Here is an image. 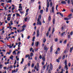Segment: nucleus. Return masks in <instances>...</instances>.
<instances>
[{
	"label": "nucleus",
	"mask_w": 73,
	"mask_h": 73,
	"mask_svg": "<svg viewBox=\"0 0 73 73\" xmlns=\"http://www.w3.org/2000/svg\"><path fill=\"white\" fill-rule=\"evenodd\" d=\"M11 17H8V18H7V20L8 21H10L11 20Z\"/></svg>",
	"instance_id": "nucleus-18"
},
{
	"label": "nucleus",
	"mask_w": 73,
	"mask_h": 73,
	"mask_svg": "<svg viewBox=\"0 0 73 73\" xmlns=\"http://www.w3.org/2000/svg\"><path fill=\"white\" fill-rule=\"evenodd\" d=\"M39 44V42H37L35 44V46H36V47H37V46H38V44Z\"/></svg>",
	"instance_id": "nucleus-8"
},
{
	"label": "nucleus",
	"mask_w": 73,
	"mask_h": 73,
	"mask_svg": "<svg viewBox=\"0 0 73 73\" xmlns=\"http://www.w3.org/2000/svg\"><path fill=\"white\" fill-rule=\"evenodd\" d=\"M73 47H72V48H70V53H72V50H73Z\"/></svg>",
	"instance_id": "nucleus-13"
},
{
	"label": "nucleus",
	"mask_w": 73,
	"mask_h": 73,
	"mask_svg": "<svg viewBox=\"0 0 73 73\" xmlns=\"http://www.w3.org/2000/svg\"><path fill=\"white\" fill-rule=\"evenodd\" d=\"M13 72H16V70H12V73H13Z\"/></svg>",
	"instance_id": "nucleus-57"
},
{
	"label": "nucleus",
	"mask_w": 73,
	"mask_h": 73,
	"mask_svg": "<svg viewBox=\"0 0 73 73\" xmlns=\"http://www.w3.org/2000/svg\"><path fill=\"white\" fill-rule=\"evenodd\" d=\"M67 41V40H65V41H64L63 42L64 44H65L66 43Z\"/></svg>",
	"instance_id": "nucleus-50"
},
{
	"label": "nucleus",
	"mask_w": 73,
	"mask_h": 73,
	"mask_svg": "<svg viewBox=\"0 0 73 73\" xmlns=\"http://www.w3.org/2000/svg\"><path fill=\"white\" fill-rule=\"evenodd\" d=\"M70 17L67 18H64V20H70Z\"/></svg>",
	"instance_id": "nucleus-12"
},
{
	"label": "nucleus",
	"mask_w": 73,
	"mask_h": 73,
	"mask_svg": "<svg viewBox=\"0 0 73 73\" xmlns=\"http://www.w3.org/2000/svg\"><path fill=\"white\" fill-rule=\"evenodd\" d=\"M54 28H53L52 31V34H53V33H54Z\"/></svg>",
	"instance_id": "nucleus-19"
},
{
	"label": "nucleus",
	"mask_w": 73,
	"mask_h": 73,
	"mask_svg": "<svg viewBox=\"0 0 73 73\" xmlns=\"http://www.w3.org/2000/svg\"><path fill=\"white\" fill-rule=\"evenodd\" d=\"M39 58L40 59H41V58H42V56H41V55H40L39 56Z\"/></svg>",
	"instance_id": "nucleus-63"
},
{
	"label": "nucleus",
	"mask_w": 73,
	"mask_h": 73,
	"mask_svg": "<svg viewBox=\"0 0 73 73\" xmlns=\"http://www.w3.org/2000/svg\"><path fill=\"white\" fill-rule=\"evenodd\" d=\"M48 20L49 21H50L51 20V17L50 16H49L48 18Z\"/></svg>",
	"instance_id": "nucleus-17"
},
{
	"label": "nucleus",
	"mask_w": 73,
	"mask_h": 73,
	"mask_svg": "<svg viewBox=\"0 0 73 73\" xmlns=\"http://www.w3.org/2000/svg\"><path fill=\"white\" fill-rule=\"evenodd\" d=\"M52 23L53 24H55V18H54L52 20Z\"/></svg>",
	"instance_id": "nucleus-16"
},
{
	"label": "nucleus",
	"mask_w": 73,
	"mask_h": 73,
	"mask_svg": "<svg viewBox=\"0 0 73 73\" xmlns=\"http://www.w3.org/2000/svg\"><path fill=\"white\" fill-rule=\"evenodd\" d=\"M34 65H35V64H34V63H32L31 65V67L33 68V67H34Z\"/></svg>",
	"instance_id": "nucleus-36"
},
{
	"label": "nucleus",
	"mask_w": 73,
	"mask_h": 73,
	"mask_svg": "<svg viewBox=\"0 0 73 73\" xmlns=\"http://www.w3.org/2000/svg\"><path fill=\"white\" fill-rule=\"evenodd\" d=\"M9 64V62H7V63L6 62H5V65H7V64Z\"/></svg>",
	"instance_id": "nucleus-35"
},
{
	"label": "nucleus",
	"mask_w": 73,
	"mask_h": 73,
	"mask_svg": "<svg viewBox=\"0 0 73 73\" xmlns=\"http://www.w3.org/2000/svg\"><path fill=\"white\" fill-rule=\"evenodd\" d=\"M29 9H27L26 11V12H28L29 11Z\"/></svg>",
	"instance_id": "nucleus-46"
},
{
	"label": "nucleus",
	"mask_w": 73,
	"mask_h": 73,
	"mask_svg": "<svg viewBox=\"0 0 73 73\" xmlns=\"http://www.w3.org/2000/svg\"><path fill=\"white\" fill-rule=\"evenodd\" d=\"M27 67L25 66L24 68L23 69V71H25V70H26V69H27Z\"/></svg>",
	"instance_id": "nucleus-33"
},
{
	"label": "nucleus",
	"mask_w": 73,
	"mask_h": 73,
	"mask_svg": "<svg viewBox=\"0 0 73 73\" xmlns=\"http://www.w3.org/2000/svg\"><path fill=\"white\" fill-rule=\"evenodd\" d=\"M39 9H41V5H39L38 7Z\"/></svg>",
	"instance_id": "nucleus-56"
},
{
	"label": "nucleus",
	"mask_w": 73,
	"mask_h": 73,
	"mask_svg": "<svg viewBox=\"0 0 73 73\" xmlns=\"http://www.w3.org/2000/svg\"><path fill=\"white\" fill-rule=\"evenodd\" d=\"M39 13L42 15V14L43 13V10H40V11Z\"/></svg>",
	"instance_id": "nucleus-14"
},
{
	"label": "nucleus",
	"mask_w": 73,
	"mask_h": 73,
	"mask_svg": "<svg viewBox=\"0 0 73 73\" xmlns=\"http://www.w3.org/2000/svg\"><path fill=\"white\" fill-rule=\"evenodd\" d=\"M28 19V18L27 17L25 19V21H27V20Z\"/></svg>",
	"instance_id": "nucleus-37"
},
{
	"label": "nucleus",
	"mask_w": 73,
	"mask_h": 73,
	"mask_svg": "<svg viewBox=\"0 0 73 73\" xmlns=\"http://www.w3.org/2000/svg\"><path fill=\"white\" fill-rule=\"evenodd\" d=\"M52 5L53 4L52 3V2H51L50 3V7H52Z\"/></svg>",
	"instance_id": "nucleus-29"
},
{
	"label": "nucleus",
	"mask_w": 73,
	"mask_h": 73,
	"mask_svg": "<svg viewBox=\"0 0 73 73\" xmlns=\"http://www.w3.org/2000/svg\"><path fill=\"white\" fill-rule=\"evenodd\" d=\"M50 29H51V27H50L48 29V31H47V33H46V36L47 37H48V36H49V32H50Z\"/></svg>",
	"instance_id": "nucleus-3"
},
{
	"label": "nucleus",
	"mask_w": 73,
	"mask_h": 73,
	"mask_svg": "<svg viewBox=\"0 0 73 73\" xmlns=\"http://www.w3.org/2000/svg\"><path fill=\"white\" fill-rule=\"evenodd\" d=\"M44 50L46 51V52H47V51L48 50V48L46 47V46H45L44 47Z\"/></svg>",
	"instance_id": "nucleus-6"
},
{
	"label": "nucleus",
	"mask_w": 73,
	"mask_h": 73,
	"mask_svg": "<svg viewBox=\"0 0 73 73\" xmlns=\"http://www.w3.org/2000/svg\"><path fill=\"white\" fill-rule=\"evenodd\" d=\"M59 14H60V15L62 17H63L64 16V15H63V14H62L61 13L59 12Z\"/></svg>",
	"instance_id": "nucleus-26"
},
{
	"label": "nucleus",
	"mask_w": 73,
	"mask_h": 73,
	"mask_svg": "<svg viewBox=\"0 0 73 73\" xmlns=\"http://www.w3.org/2000/svg\"><path fill=\"white\" fill-rule=\"evenodd\" d=\"M71 65V64L70 63H69L68 64V66L69 67H70V66Z\"/></svg>",
	"instance_id": "nucleus-42"
},
{
	"label": "nucleus",
	"mask_w": 73,
	"mask_h": 73,
	"mask_svg": "<svg viewBox=\"0 0 73 73\" xmlns=\"http://www.w3.org/2000/svg\"><path fill=\"white\" fill-rule=\"evenodd\" d=\"M33 56V53H31L30 57H32V56Z\"/></svg>",
	"instance_id": "nucleus-31"
},
{
	"label": "nucleus",
	"mask_w": 73,
	"mask_h": 73,
	"mask_svg": "<svg viewBox=\"0 0 73 73\" xmlns=\"http://www.w3.org/2000/svg\"><path fill=\"white\" fill-rule=\"evenodd\" d=\"M49 0H47V7L46 9V12H48V8H49V1H48Z\"/></svg>",
	"instance_id": "nucleus-2"
},
{
	"label": "nucleus",
	"mask_w": 73,
	"mask_h": 73,
	"mask_svg": "<svg viewBox=\"0 0 73 73\" xmlns=\"http://www.w3.org/2000/svg\"><path fill=\"white\" fill-rule=\"evenodd\" d=\"M19 8H21V9L23 8V7H22V6H19Z\"/></svg>",
	"instance_id": "nucleus-61"
},
{
	"label": "nucleus",
	"mask_w": 73,
	"mask_h": 73,
	"mask_svg": "<svg viewBox=\"0 0 73 73\" xmlns=\"http://www.w3.org/2000/svg\"><path fill=\"white\" fill-rule=\"evenodd\" d=\"M17 62V61H16V60H15V61L14 65H15V64H16Z\"/></svg>",
	"instance_id": "nucleus-47"
},
{
	"label": "nucleus",
	"mask_w": 73,
	"mask_h": 73,
	"mask_svg": "<svg viewBox=\"0 0 73 73\" xmlns=\"http://www.w3.org/2000/svg\"><path fill=\"white\" fill-rule=\"evenodd\" d=\"M56 60H57V62H58V63L59 62H60V60H59V59H56Z\"/></svg>",
	"instance_id": "nucleus-55"
},
{
	"label": "nucleus",
	"mask_w": 73,
	"mask_h": 73,
	"mask_svg": "<svg viewBox=\"0 0 73 73\" xmlns=\"http://www.w3.org/2000/svg\"><path fill=\"white\" fill-rule=\"evenodd\" d=\"M13 68V66L11 65L10 67V68L11 69V68Z\"/></svg>",
	"instance_id": "nucleus-59"
},
{
	"label": "nucleus",
	"mask_w": 73,
	"mask_h": 73,
	"mask_svg": "<svg viewBox=\"0 0 73 73\" xmlns=\"http://www.w3.org/2000/svg\"><path fill=\"white\" fill-rule=\"evenodd\" d=\"M52 12L53 13H54V6H52Z\"/></svg>",
	"instance_id": "nucleus-20"
},
{
	"label": "nucleus",
	"mask_w": 73,
	"mask_h": 73,
	"mask_svg": "<svg viewBox=\"0 0 73 73\" xmlns=\"http://www.w3.org/2000/svg\"><path fill=\"white\" fill-rule=\"evenodd\" d=\"M40 35H39V30L38 29L37 31V35L36 36L37 37H38Z\"/></svg>",
	"instance_id": "nucleus-7"
},
{
	"label": "nucleus",
	"mask_w": 73,
	"mask_h": 73,
	"mask_svg": "<svg viewBox=\"0 0 73 73\" xmlns=\"http://www.w3.org/2000/svg\"><path fill=\"white\" fill-rule=\"evenodd\" d=\"M13 55H11V56L10 57V58L11 59V60H13Z\"/></svg>",
	"instance_id": "nucleus-28"
},
{
	"label": "nucleus",
	"mask_w": 73,
	"mask_h": 73,
	"mask_svg": "<svg viewBox=\"0 0 73 73\" xmlns=\"http://www.w3.org/2000/svg\"><path fill=\"white\" fill-rule=\"evenodd\" d=\"M28 15V12H26V14L25 15V16H27V15Z\"/></svg>",
	"instance_id": "nucleus-49"
},
{
	"label": "nucleus",
	"mask_w": 73,
	"mask_h": 73,
	"mask_svg": "<svg viewBox=\"0 0 73 73\" xmlns=\"http://www.w3.org/2000/svg\"><path fill=\"white\" fill-rule=\"evenodd\" d=\"M22 28H26V25H24L22 27Z\"/></svg>",
	"instance_id": "nucleus-21"
},
{
	"label": "nucleus",
	"mask_w": 73,
	"mask_h": 73,
	"mask_svg": "<svg viewBox=\"0 0 73 73\" xmlns=\"http://www.w3.org/2000/svg\"><path fill=\"white\" fill-rule=\"evenodd\" d=\"M45 66H45V65L43 66V68H44V70H45Z\"/></svg>",
	"instance_id": "nucleus-53"
},
{
	"label": "nucleus",
	"mask_w": 73,
	"mask_h": 73,
	"mask_svg": "<svg viewBox=\"0 0 73 73\" xmlns=\"http://www.w3.org/2000/svg\"><path fill=\"white\" fill-rule=\"evenodd\" d=\"M42 60H43V61H45V58L44 57H43L42 58Z\"/></svg>",
	"instance_id": "nucleus-25"
},
{
	"label": "nucleus",
	"mask_w": 73,
	"mask_h": 73,
	"mask_svg": "<svg viewBox=\"0 0 73 73\" xmlns=\"http://www.w3.org/2000/svg\"><path fill=\"white\" fill-rule=\"evenodd\" d=\"M13 54H16V51H14L13 52Z\"/></svg>",
	"instance_id": "nucleus-38"
},
{
	"label": "nucleus",
	"mask_w": 73,
	"mask_h": 73,
	"mask_svg": "<svg viewBox=\"0 0 73 73\" xmlns=\"http://www.w3.org/2000/svg\"><path fill=\"white\" fill-rule=\"evenodd\" d=\"M46 42V39L45 38H44L43 39V42L44 43H45V42Z\"/></svg>",
	"instance_id": "nucleus-34"
},
{
	"label": "nucleus",
	"mask_w": 73,
	"mask_h": 73,
	"mask_svg": "<svg viewBox=\"0 0 73 73\" xmlns=\"http://www.w3.org/2000/svg\"><path fill=\"white\" fill-rule=\"evenodd\" d=\"M12 2V0H8V1L7 2V3H11Z\"/></svg>",
	"instance_id": "nucleus-22"
},
{
	"label": "nucleus",
	"mask_w": 73,
	"mask_h": 73,
	"mask_svg": "<svg viewBox=\"0 0 73 73\" xmlns=\"http://www.w3.org/2000/svg\"><path fill=\"white\" fill-rule=\"evenodd\" d=\"M32 50H33V48H31L30 50V52H32Z\"/></svg>",
	"instance_id": "nucleus-51"
},
{
	"label": "nucleus",
	"mask_w": 73,
	"mask_h": 73,
	"mask_svg": "<svg viewBox=\"0 0 73 73\" xmlns=\"http://www.w3.org/2000/svg\"><path fill=\"white\" fill-rule=\"evenodd\" d=\"M41 19V15L40 14L38 16V19L37 20V22L36 23L37 25H41V21H40V19Z\"/></svg>",
	"instance_id": "nucleus-1"
},
{
	"label": "nucleus",
	"mask_w": 73,
	"mask_h": 73,
	"mask_svg": "<svg viewBox=\"0 0 73 73\" xmlns=\"http://www.w3.org/2000/svg\"><path fill=\"white\" fill-rule=\"evenodd\" d=\"M10 23L11 25H13V23H12V21H11Z\"/></svg>",
	"instance_id": "nucleus-48"
},
{
	"label": "nucleus",
	"mask_w": 73,
	"mask_h": 73,
	"mask_svg": "<svg viewBox=\"0 0 73 73\" xmlns=\"http://www.w3.org/2000/svg\"><path fill=\"white\" fill-rule=\"evenodd\" d=\"M35 35H36V32L35 31L33 33V36H35Z\"/></svg>",
	"instance_id": "nucleus-43"
},
{
	"label": "nucleus",
	"mask_w": 73,
	"mask_h": 73,
	"mask_svg": "<svg viewBox=\"0 0 73 73\" xmlns=\"http://www.w3.org/2000/svg\"><path fill=\"white\" fill-rule=\"evenodd\" d=\"M53 51V46H52L50 48V52L52 53V52Z\"/></svg>",
	"instance_id": "nucleus-11"
},
{
	"label": "nucleus",
	"mask_w": 73,
	"mask_h": 73,
	"mask_svg": "<svg viewBox=\"0 0 73 73\" xmlns=\"http://www.w3.org/2000/svg\"><path fill=\"white\" fill-rule=\"evenodd\" d=\"M29 57V54H26L25 56V58H27V57Z\"/></svg>",
	"instance_id": "nucleus-24"
},
{
	"label": "nucleus",
	"mask_w": 73,
	"mask_h": 73,
	"mask_svg": "<svg viewBox=\"0 0 73 73\" xmlns=\"http://www.w3.org/2000/svg\"><path fill=\"white\" fill-rule=\"evenodd\" d=\"M73 31H72L70 33V35H71V36H72V35H73Z\"/></svg>",
	"instance_id": "nucleus-41"
},
{
	"label": "nucleus",
	"mask_w": 73,
	"mask_h": 73,
	"mask_svg": "<svg viewBox=\"0 0 73 73\" xmlns=\"http://www.w3.org/2000/svg\"><path fill=\"white\" fill-rule=\"evenodd\" d=\"M65 69H66V73H68V68H67V67L66 66H65Z\"/></svg>",
	"instance_id": "nucleus-10"
},
{
	"label": "nucleus",
	"mask_w": 73,
	"mask_h": 73,
	"mask_svg": "<svg viewBox=\"0 0 73 73\" xmlns=\"http://www.w3.org/2000/svg\"><path fill=\"white\" fill-rule=\"evenodd\" d=\"M21 37L22 38H24V35L23 34H22Z\"/></svg>",
	"instance_id": "nucleus-64"
},
{
	"label": "nucleus",
	"mask_w": 73,
	"mask_h": 73,
	"mask_svg": "<svg viewBox=\"0 0 73 73\" xmlns=\"http://www.w3.org/2000/svg\"><path fill=\"white\" fill-rule=\"evenodd\" d=\"M50 69L51 70H52L53 69V65L52 64V63H50Z\"/></svg>",
	"instance_id": "nucleus-9"
},
{
	"label": "nucleus",
	"mask_w": 73,
	"mask_h": 73,
	"mask_svg": "<svg viewBox=\"0 0 73 73\" xmlns=\"http://www.w3.org/2000/svg\"><path fill=\"white\" fill-rule=\"evenodd\" d=\"M14 45V44L13 43L12 44V46H11V44H10V45H8L7 44V46H8L9 47V48H12V47Z\"/></svg>",
	"instance_id": "nucleus-5"
},
{
	"label": "nucleus",
	"mask_w": 73,
	"mask_h": 73,
	"mask_svg": "<svg viewBox=\"0 0 73 73\" xmlns=\"http://www.w3.org/2000/svg\"><path fill=\"white\" fill-rule=\"evenodd\" d=\"M54 40L55 42H57L58 41V38H55Z\"/></svg>",
	"instance_id": "nucleus-27"
},
{
	"label": "nucleus",
	"mask_w": 73,
	"mask_h": 73,
	"mask_svg": "<svg viewBox=\"0 0 73 73\" xmlns=\"http://www.w3.org/2000/svg\"><path fill=\"white\" fill-rule=\"evenodd\" d=\"M35 36H34L33 38L32 41H35Z\"/></svg>",
	"instance_id": "nucleus-30"
},
{
	"label": "nucleus",
	"mask_w": 73,
	"mask_h": 73,
	"mask_svg": "<svg viewBox=\"0 0 73 73\" xmlns=\"http://www.w3.org/2000/svg\"><path fill=\"white\" fill-rule=\"evenodd\" d=\"M65 58V55H64L62 58V59L63 60H64V59Z\"/></svg>",
	"instance_id": "nucleus-39"
},
{
	"label": "nucleus",
	"mask_w": 73,
	"mask_h": 73,
	"mask_svg": "<svg viewBox=\"0 0 73 73\" xmlns=\"http://www.w3.org/2000/svg\"><path fill=\"white\" fill-rule=\"evenodd\" d=\"M48 72V73H51V72H50V70H49Z\"/></svg>",
	"instance_id": "nucleus-60"
},
{
	"label": "nucleus",
	"mask_w": 73,
	"mask_h": 73,
	"mask_svg": "<svg viewBox=\"0 0 73 73\" xmlns=\"http://www.w3.org/2000/svg\"><path fill=\"white\" fill-rule=\"evenodd\" d=\"M16 16L17 17H21V16H20V14H19L17 13L16 14Z\"/></svg>",
	"instance_id": "nucleus-23"
},
{
	"label": "nucleus",
	"mask_w": 73,
	"mask_h": 73,
	"mask_svg": "<svg viewBox=\"0 0 73 73\" xmlns=\"http://www.w3.org/2000/svg\"><path fill=\"white\" fill-rule=\"evenodd\" d=\"M31 38V36L29 35L27 38V39H29V38Z\"/></svg>",
	"instance_id": "nucleus-45"
},
{
	"label": "nucleus",
	"mask_w": 73,
	"mask_h": 73,
	"mask_svg": "<svg viewBox=\"0 0 73 73\" xmlns=\"http://www.w3.org/2000/svg\"><path fill=\"white\" fill-rule=\"evenodd\" d=\"M35 51L36 52V51H37V50H38V49L35 48Z\"/></svg>",
	"instance_id": "nucleus-52"
},
{
	"label": "nucleus",
	"mask_w": 73,
	"mask_h": 73,
	"mask_svg": "<svg viewBox=\"0 0 73 73\" xmlns=\"http://www.w3.org/2000/svg\"><path fill=\"white\" fill-rule=\"evenodd\" d=\"M63 72H64V70H63V69H62L61 70V71L60 72V73H63Z\"/></svg>",
	"instance_id": "nucleus-32"
},
{
	"label": "nucleus",
	"mask_w": 73,
	"mask_h": 73,
	"mask_svg": "<svg viewBox=\"0 0 73 73\" xmlns=\"http://www.w3.org/2000/svg\"><path fill=\"white\" fill-rule=\"evenodd\" d=\"M64 63L65 65V66H64V68H66L65 67V66H66L67 68H68V65H67V64H68L67 63V60H65L64 61Z\"/></svg>",
	"instance_id": "nucleus-4"
},
{
	"label": "nucleus",
	"mask_w": 73,
	"mask_h": 73,
	"mask_svg": "<svg viewBox=\"0 0 73 73\" xmlns=\"http://www.w3.org/2000/svg\"><path fill=\"white\" fill-rule=\"evenodd\" d=\"M67 3L68 4H70V0H68L67 1Z\"/></svg>",
	"instance_id": "nucleus-40"
},
{
	"label": "nucleus",
	"mask_w": 73,
	"mask_h": 73,
	"mask_svg": "<svg viewBox=\"0 0 73 73\" xmlns=\"http://www.w3.org/2000/svg\"><path fill=\"white\" fill-rule=\"evenodd\" d=\"M72 16V14H70V15H68V17H71V16Z\"/></svg>",
	"instance_id": "nucleus-54"
},
{
	"label": "nucleus",
	"mask_w": 73,
	"mask_h": 73,
	"mask_svg": "<svg viewBox=\"0 0 73 73\" xmlns=\"http://www.w3.org/2000/svg\"><path fill=\"white\" fill-rule=\"evenodd\" d=\"M61 4H66V3L65 1H62L61 3Z\"/></svg>",
	"instance_id": "nucleus-15"
},
{
	"label": "nucleus",
	"mask_w": 73,
	"mask_h": 73,
	"mask_svg": "<svg viewBox=\"0 0 73 73\" xmlns=\"http://www.w3.org/2000/svg\"><path fill=\"white\" fill-rule=\"evenodd\" d=\"M57 50V51H58V52H59V51H60V48H58Z\"/></svg>",
	"instance_id": "nucleus-44"
},
{
	"label": "nucleus",
	"mask_w": 73,
	"mask_h": 73,
	"mask_svg": "<svg viewBox=\"0 0 73 73\" xmlns=\"http://www.w3.org/2000/svg\"><path fill=\"white\" fill-rule=\"evenodd\" d=\"M42 64L43 65H44L45 64V63H44V62H42Z\"/></svg>",
	"instance_id": "nucleus-58"
},
{
	"label": "nucleus",
	"mask_w": 73,
	"mask_h": 73,
	"mask_svg": "<svg viewBox=\"0 0 73 73\" xmlns=\"http://www.w3.org/2000/svg\"><path fill=\"white\" fill-rule=\"evenodd\" d=\"M61 68V66H59V69H60Z\"/></svg>",
	"instance_id": "nucleus-62"
}]
</instances>
